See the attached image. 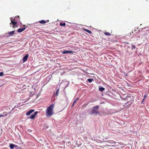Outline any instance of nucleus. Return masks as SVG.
<instances>
[{
  "mask_svg": "<svg viewBox=\"0 0 149 149\" xmlns=\"http://www.w3.org/2000/svg\"><path fill=\"white\" fill-rule=\"evenodd\" d=\"M78 99H76L74 102L73 104H72V107L77 102V101L78 100Z\"/></svg>",
  "mask_w": 149,
  "mask_h": 149,
  "instance_id": "20",
  "label": "nucleus"
},
{
  "mask_svg": "<svg viewBox=\"0 0 149 149\" xmlns=\"http://www.w3.org/2000/svg\"><path fill=\"white\" fill-rule=\"evenodd\" d=\"M3 73L2 72H0V76H3Z\"/></svg>",
  "mask_w": 149,
  "mask_h": 149,
  "instance_id": "25",
  "label": "nucleus"
},
{
  "mask_svg": "<svg viewBox=\"0 0 149 149\" xmlns=\"http://www.w3.org/2000/svg\"><path fill=\"white\" fill-rule=\"evenodd\" d=\"M147 96V95H145L144 96V98L143 99V100Z\"/></svg>",
  "mask_w": 149,
  "mask_h": 149,
  "instance_id": "24",
  "label": "nucleus"
},
{
  "mask_svg": "<svg viewBox=\"0 0 149 149\" xmlns=\"http://www.w3.org/2000/svg\"><path fill=\"white\" fill-rule=\"evenodd\" d=\"M29 57V55L28 54L26 55L23 58V62H26L27 60V59Z\"/></svg>",
  "mask_w": 149,
  "mask_h": 149,
  "instance_id": "7",
  "label": "nucleus"
},
{
  "mask_svg": "<svg viewBox=\"0 0 149 149\" xmlns=\"http://www.w3.org/2000/svg\"><path fill=\"white\" fill-rule=\"evenodd\" d=\"M10 20L11 21V24L13 25V28H15V27L14 26H16V25H17V22H16V21H14L13 20V18H12V17H11L10 18Z\"/></svg>",
  "mask_w": 149,
  "mask_h": 149,
  "instance_id": "4",
  "label": "nucleus"
},
{
  "mask_svg": "<svg viewBox=\"0 0 149 149\" xmlns=\"http://www.w3.org/2000/svg\"><path fill=\"white\" fill-rule=\"evenodd\" d=\"M25 27H23L22 28H19L17 30V31L18 33H21L25 30Z\"/></svg>",
  "mask_w": 149,
  "mask_h": 149,
  "instance_id": "9",
  "label": "nucleus"
},
{
  "mask_svg": "<svg viewBox=\"0 0 149 149\" xmlns=\"http://www.w3.org/2000/svg\"><path fill=\"white\" fill-rule=\"evenodd\" d=\"M19 16H17L15 17L14 19H13V20H15L16 19H19Z\"/></svg>",
  "mask_w": 149,
  "mask_h": 149,
  "instance_id": "22",
  "label": "nucleus"
},
{
  "mask_svg": "<svg viewBox=\"0 0 149 149\" xmlns=\"http://www.w3.org/2000/svg\"><path fill=\"white\" fill-rule=\"evenodd\" d=\"M84 105H85V106H86V104H84Z\"/></svg>",
  "mask_w": 149,
  "mask_h": 149,
  "instance_id": "26",
  "label": "nucleus"
},
{
  "mask_svg": "<svg viewBox=\"0 0 149 149\" xmlns=\"http://www.w3.org/2000/svg\"><path fill=\"white\" fill-rule=\"evenodd\" d=\"M84 30L89 33L91 34L92 33V32L89 30L87 29H84Z\"/></svg>",
  "mask_w": 149,
  "mask_h": 149,
  "instance_id": "16",
  "label": "nucleus"
},
{
  "mask_svg": "<svg viewBox=\"0 0 149 149\" xmlns=\"http://www.w3.org/2000/svg\"><path fill=\"white\" fill-rule=\"evenodd\" d=\"M99 90L100 91H102L105 90V88L103 87H100L99 88Z\"/></svg>",
  "mask_w": 149,
  "mask_h": 149,
  "instance_id": "17",
  "label": "nucleus"
},
{
  "mask_svg": "<svg viewBox=\"0 0 149 149\" xmlns=\"http://www.w3.org/2000/svg\"><path fill=\"white\" fill-rule=\"evenodd\" d=\"M99 108V107L98 105L96 106L93 107L90 113L91 114H98L99 113V112L98 111V109Z\"/></svg>",
  "mask_w": 149,
  "mask_h": 149,
  "instance_id": "3",
  "label": "nucleus"
},
{
  "mask_svg": "<svg viewBox=\"0 0 149 149\" xmlns=\"http://www.w3.org/2000/svg\"><path fill=\"white\" fill-rule=\"evenodd\" d=\"M59 89L58 88L57 91H56V96H58V93H59Z\"/></svg>",
  "mask_w": 149,
  "mask_h": 149,
  "instance_id": "21",
  "label": "nucleus"
},
{
  "mask_svg": "<svg viewBox=\"0 0 149 149\" xmlns=\"http://www.w3.org/2000/svg\"><path fill=\"white\" fill-rule=\"evenodd\" d=\"M63 54H68V53H73V51H64L63 52Z\"/></svg>",
  "mask_w": 149,
  "mask_h": 149,
  "instance_id": "10",
  "label": "nucleus"
},
{
  "mask_svg": "<svg viewBox=\"0 0 149 149\" xmlns=\"http://www.w3.org/2000/svg\"><path fill=\"white\" fill-rule=\"evenodd\" d=\"M136 48V46L134 45H132V49H134Z\"/></svg>",
  "mask_w": 149,
  "mask_h": 149,
  "instance_id": "23",
  "label": "nucleus"
},
{
  "mask_svg": "<svg viewBox=\"0 0 149 149\" xmlns=\"http://www.w3.org/2000/svg\"><path fill=\"white\" fill-rule=\"evenodd\" d=\"M39 22L41 24H44L45 23H47V22L45 21L44 20H42L40 21H39Z\"/></svg>",
  "mask_w": 149,
  "mask_h": 149,
  "instance_id": "12",
  "label": "nucleus"
},
{
  "mask_svg": "<svg viewBox=\"0 0 149 149\" xmlns=\"http://www.w3.org/2000/svg\"><path fill=\"white\" fill-rule=\"evenodd\" d=\"M65 25H66V24L65 22H64V23L60 22V25L61 26H64Z\"/></svg>",
  "mask_w": 149,
  "mask_h": 149,
  "instance_id": "18",
  "label": "nucleus"
},
{
  "mask_svg": "<svg viewBox=\"0 0 149 149\" xmlns=\"http://www.w3.org/2000/svg\"><path fill=\"white\" fill-rule=\"evenodd\" d=\"M139 31L138 30V29H135L133 31H132V33L133 34V35H135L136 34H138L139 33Z\"/></svg>",
  "mask_w": 149,
  "mask_h": 149,
  "instance_id": "5",
  "label": "nucleus"
},
{
  "mask_svg": "<svg viewBox=\"0 0 149 149\" xmlns=\"http://www.w3.org/2000/svg\"><path fill=\"white\" fill-rule=\"evenodd\" d=\"M104 33V35L107 36H110L111 35V33L107 32H105Z\"/></svg>",
  "mask_w": 149,
  "mask_h": 149,
  "instance_id": "14",
  "label": "nucleus"
},
{
  "mask_svg": "<svg viewBox=\"0 0 149 149\" xmlns=\"http://www.w3.org/2000/svg\"><path fill=\"white\" fill-rule=\"evenodd\" d=\"M6 113L5 115H0V117H4L5 116H7L8 114V113L7 112H3V113Z\"/></svg>",
  "mask_w": 149,
  "mask_h": 149,
  "instance_id": "15",
  "label": "nucleus"
},
{
  "mask_svg": "<svg viewBox=\"0 0 149 149\" xmlns=\"http://www.w3.org/2000/svg\"><path fill=\"white\" fill-rule=\"evenodd\" d=\"M15 31H13L10 32H8L7 33L9 35V36H11L15 33Z\"/></svg>",
  "mask_w": 149,
  "mask_h": 149,
  "instance_id": "11",
  "label": "nucleus"
},
{
  "mask_svg": "<svg viewBox=\"0 0 149 149\" xmlns=\"http://www.w3.org/2000/svg\"><path fill=\"white\" fill-rule=\"evenodd\" d=\"M87 81L91 83L93 81H94V80L93 79H87Z\"/></svg>",
  "mask_w": 149,
  "mask_h": 149,
  "instance_id": "19",
  "label": "nucleus"
},
{
  "mask_svg": "<svg viewBox=\"0 0 149 149\" xmlns=\"http://www.w3.org/2000/svg\"><path fill=\"white\" fill-rule=\"evenodd\" d=\"M16 146L15 145L13 144H10V148L11 149H13L14 148V147Z\"/></svg>",
  "mask_w": 149,
  "mask_h": 149,
  "instance_id": "13",
  "label": "nucleus"
},
{
  "mask_svg": "<svg viewBox=\"0 0 149 149\" xmlns=\"http://www.w3.org/2000/svg\"><path fill=\"white\" fill-rule=\"evenodd\" d=\"M34 111V109H31L28 112L26 113V116H29Z\"/></svg>",
  "mask_w": 149,
  "mask_h": 149,
  "instance_id": "8",
  "label": "nucleus"
},
{
  "mask_svg": "<svg viewBox=\"0 0 149 149\" xmlns=\"http://www.w3.org/2000/svg\"><path fill=\"white\" fill-rule=\"evenodd\" d=\"M54 107V105L52 104L47 108L45 111V115L47 117H50L53 114Z\"/></svg>",
  "mask_w": 149,
  "mask_h": 149,
  "instance_id": "2",
  "label": "nucleus"
},
{
  "mask_svg": "<svg viewBox=\"0 0 149 149\" xmlns=\"http://www.w3.org/2000/svg\"><path fill=\"white\" fill-rule=\"evenodd\" d=\"M121 99L126 102L125 103H124L125 104L123 105V106L127 104V107H129L132 104L134 101L133 97L130 95H127L125 97H122Z\"/></svg>",
  "mask_w": 149,
  "mask_h": 149,
  "instance_id": "1",
  "label": "nucleus"
},
{
  "mask_svg": "<svg viewBox=\"0 0 149 149\" xmlns=\"http://www.w3.org/2000/svg\"><path fill=\"white\" fill-rule=\"evenodd\" d=\"M38 112V111L35 112H34V114L31 115L29 118L31 119H34L35 117V116L37 114Z\"/></svg>",
  "mask_w": 149,
  "mask_h": 149,
  "instance_id": "6",
  "label": "nucleus"
}]
</instances>
